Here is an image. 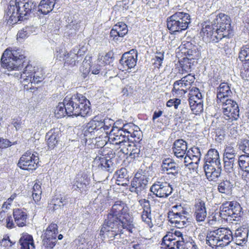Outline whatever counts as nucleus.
I'll return each mask as SVG.
<instances>
[{
	"label": "nucleus",
	"instance_id": "0eeeda50",
	"mask_svg": "<svg viewBox=\"0 0 249 249\" xmlns=\"http://www.w3.org/2000/svg\"><path fill=\"white\" fill-rule=\"evenodd\" d=\"M149 180V176L145 171L138 172L131 181L129 191L138 195L141 194L142 191L146 189Z\"/></svg>",
	"mask_w": 249,
	"mask_h": 249
},
{
	"label": "nucleus",
	"instance_id": "7ed1b4c3",
	"mask_svg": "<svg viewBox=\"0 0 249 249\" xmlns=\"http://www.w3.org/2000/svg\"><path fill=\"white\" fill-rule=\"evenodd\" d=\"M213 18L211 24L203 25L201 33L207 41L219 43L217 47L225 51L228 48V42L226 39L232 36L231 29V19L229 16L223 13L217 15H212Z\"/></svg>",
	"mask_w": 249,
	"mask_h": 249
},
{
	"label": "nucleus",
	"instance_id": "4be33fe9",
	"mask_svg": "<svg viewBox=\"0 0 249 249\" xmlns=\"http://www.w3.org/2000/svg\"><path fill=\"white\" fill-rule=\"evenodd\" d=\"M194 215L197 222H203L207 216L205 203L201 200L196 202L194 205Z\"/></svg>",
	"mask_w": 249,
	"mask_h": 249
},
{
	"label": "nucleus",
	"instance_id": "c9c22d12",
	"mask_svg": "<svg viewBox=\"0 0 249 249\" xmlns=\"http://www.w3.org/2000/svg\"><path fill=\"white\" fill-rule=\"evenodd\" d=\"M233 186L230 180L227 179L223 180L218 183L217 190L220 193L228 195L231 194Z\"/></svg>",
	"mask_w": 249,
	"mask_h": 249
},
{
	"label": "nucleus",
	"instance_id": "20e7f679",
	"mask_svg": "<svg viewBox=\"0 0 249 249\" xmlns=\"http://www.w3.org/2000/svg\"><path fill=\"white\" fill-rule=\"evenodd\" d=\"M190 23V15L183 12H176L166 19L167 27L170 34L174 35L187 29Z\"/></svg>",
	"mask_w": 249,
	"mask_h": 249
},
{
	"label": "nucleus",
	"instance_id": "69168bd1",
	"mask_svg": "<svg viewBox=\"0 0 249 249\" xmlns=\"http://www.w3.org/2000/svg\"><path fill=\"white\" fill-rule=\"evenodd\" d=\"M133 87L132 85H127L122 89V93L123 95L127 96L129 94H131L133 92Z\"/></svg>",
	"mask_w": 249,
	"mask_h": 249
},
{
	"label": "nucleus",
	"instance_id": "5701e85b",
	"mask_svg": "<svg viewBox=\"0 0 249 249\" xmlns=\"http://www.w3.org/2000/svg\"><path fill=\"white\" fill-rule=\"evenodd\" d=\"M66 101V107H67V113L68 116H78V113H80L79 106L77 103V98L75 94L72 95L71 97L66 96L65 97Z\"/></svg>",
	"mask_w": 249,
	"mask_h": 249
},
{
	"label": "nucleus",
	"instance_id": "2f4dec72",
	"mask_svg": "<svg viewBox=\"0 0 249 249\" xmlns=\"http://www.w3.org/2000/svg\"><path fill=\"white\" fill-rule=\"evenodd\" d=\"M20 249H34L35 248L33 236L27 233H23L19 240Z\"/></svg>",
	"mask_w": 249,
	"mask_h": 249
},
{
	"label": "nucleus",
	"instance_id": "6e6552de",
	"mask_svg": "<svg viewBox=\"0 0 249 249\" xmlns=\"http://www.w3.org/2000/svg\"><path fill=\"white\" fill-rule=\"evenodd\" d=\"M224 114L227 120H237L239 117V108L238 104L233 100L227 99L224 102L220 103Z\"/></svg>",
	"mask_w": 249,
	"mask_h": 249
},
{
	"label": "nucleus",
	"instance_id": "58836bf2",
	"mask_svg": "<svg viewBox=\"0 0 249 249\" xmlns=\"http://www.w3.org/2000/svg\"><path fill=\"white\" fill-rule=\"evenodd\" d=\"M54 114L55 117L57 118H61L66 115L68 116L65 98L64 99L63 102L59 103L58 105L56 107L54 110Z\"/></svg>",
	"mask_w": 249,
	"mask_h": 249
},
{
	"label": "nucleus",
	"instance_id": "c756f323",
	"mask_svg": "<svg viewBox=\"0 0 249 249\" xmlns=\"http://www.w3.org/2000/svg\"><path fill=\"white\" fill-rule=\"evenodd\" d=\"M221 234H220V241L219 242L218 246L221 247L227 246L233 240V236L232 231L226 228H221Z\"/></svg>",
	"mask_w": 249,
	"mask_h": 249
},
{
	"label": "nucleus",
	"instance_id": "1a4fd4ad",
	"mask_svg": "<svg viewBox=\"0 0 249 249\" xmlns=\"http://www.w3.org/2000/svg\"><path fill=\"white\" fill-rule=\"evenodd\" d=\"M150 191L158 197H167L172 193L173 188L167 182L157 181L151 187Z\"/></svg>",
	"mask_w": 249,
	"mask_h": 249
},
{
	"label": "nucleus",
	"instance_id": "de8ad7c7",
	"mask_svg": "<svg viewBox=\"0 0 249 249\" xmlns=\"http://www.w3.org/2000/svg\"><path fill=\"white\" fill-rule=\"evenodd\" d=\"M129 135V142H139L141 140L142 132L139 127L138 129L135 128L133 130Z\"/></svg>",
	"mask_w": 249,
	"mask_h": 249
},
{
	"label": "nucleus",
	"instance_id": "6e6d98bb",
	"mask_svg": "<svg viewBox=\"0 0 249 249\" xmlns=\"http://www.w3.org/2000/svg\"><path fill=\"white\" fill-rule=\"evenodd\" d=\"M86 186V181H85V180L84 178H80L76 181L75 183L73 186V188H74L75 190L77 188L81 190Z\"/></svg>",
	"mask_w": 249,
	"mask_h": 249
},
{
	"label": "nucleus",
	"instance_id": "bf43d9fd",
	"mask_svg": "<svg viewBox=\"0 0 249 249\" xmlns=\"http://www.w3.org/2000/svg\"><path fill=\"white\" fill-rule=\"evenodd\" d=\"M187 156L188 157V159L191 160V161L188 163L189 165H191L193 164H195L196 165H198L200 160V157H196V156L191 155L189 151L187 152Z\"/></svg>",
	"mask_w": 249,
	"mask_h": 249
},
{
	"label": "nucleus",
	"instance_id": "13d9d810",
	"mask_svg": "<svg viewBox=\"0 0 249 249\" xmlns=\"http://www.w3.org/2000/svg\"><path fill=\"white\" fill-rule=\"evenodd\" d=\"M101 63L97 64L91 68L90 71L92 74H98L100 72L101 73V74H103V71H102V70L103 69V66H101Z\"/></svg>",
	"mask_w": 249,
	"mask_h": 249
},
{
	"label": "nucleus",
	"instance_id": "b1692460",
	"mask_svg": "<svg viewBox=\"0 0 249 249\" xmlns=\"http://www.w3.org/2000/svg\"><path fill=\"white\" fill-rule=\"evenodd\" d=\"M232 94L231 88L228 83H221L217 89V102L220 103L224 102L228 97Z\"/></svg>",
	"mask_w": 249,
	"mask_h": 249
},
{
	"label": "nucleus",
	"instance_id": "680f3d73",
	"mask_svg": "<svg viewBox=\"0 0 249 249\" xmlns=\"http://www.w3.org/2000/svg\"><path fill=\"white\" fill-rule=\"evenodd\" d=\"M176 240H178V239L172 232L171 233H169L163 237L162 239V243H167V241L171 242Z\"/></svg>",
	"mask_w": 249,
	"mask_h": 249
},
{
	"label": "nucleus",
	"instance_id": "338daca9",
	"mask_svg": "<svg viewBox=\"0 0 249 249\" xmlns=\"http://www.w3.org/2000/svg\"><path fill=\"white\" fill-rule=\"evenodd\" d=\"M0 245L1 246H3L4 247H6L8 246H11L12 243L9 239L8 236H6L4 237L3 239L0 241Z\"/></svg>",
	"mask_w": 249,
	"mask_h": 249
},
{
	"label": "nucleus",
	"instance_id": "aec40b11",
	"mask_svg": "<svg viewBox=\"0 0 249 249\" xmlns=\"http://www.w3.org/2000/svg\"><path fill=\"white\" fill-rule=\"evenodd\" d=\"M204 170L207 179L209 180H214L221 175L222 165H211L207 163L204 166Z\"/></svg>",
	"mask_w": 249,
	"mask_h": 249
},
{
	"label": "nucleus",
	"instance_id": "c85d7f7f",
	"mask_svg": "<svg viewBox=\"0 0 249 249\" xmlns=\"http://www.w3.org/2000/svg\"><path fill=\"white\" fill-rule=\"evenodd\" d=\"M205 164L208 163L211 165H219L221 164L219 153L215 149H210L208 151L205 158Z\"/></svg>",
	"mask_w": 249,
	"mask_h": 249
},
{
	"label": "nucleus",
	"instance_id": "473e14b6",
	"mask_svg": "<svg viewBox=\"0 0 249 249\" xmlns=\"http://www.w3.org/2000/svg\"><path fill=\"white\" fill-rule=\"evenodd\" d=\"M59 131L58 129H51L46 135V139L49 148L53 149L58 142Z\"/></svg>",
	"mask_w": 249,
	"mask_h": 249
},
{
	"label": "nucleus",
	"instance_id": "a19ab883",
	"mask_svg": "<svg viewBox=\"0 0 249 249\" xmlns=\"http://www.w3.org/2000/svg\"><path fill=\"white\" fill-rule=\"evenodd\" d=\"M237 154V151L235 148L232 145L229 144L226 145L224 153L223 154V159L226 160L234 159L236 160L235 157Z\"/></svg>",
	"mask_w": 249,
	"mask_h": 249
},
{
	"label": "nucleus",
	"instance_id": "a878e982",
	"mask_svg": "<svg viewBox=\"0 0 249 249\" xmlns=\"http://www.w3.org/2000/svg\"><path fill=\"white\" fill-rule=\"evenodd\" d=\"M168 217L170 222L172 224H174L175 226L178 228H183L186 224L187 218L186 216L180 215L173 211H169Z\"/></svg>",
	"mask_w": 249,
	"mask_h": 249
},
{
	"label": "nucleus",
	"instance_id": "412c9836",
	"mask_svg": "<svg viewBox=\"0 0 249 249\" xmlns=\"http://www.w3.org/2000/svg\"><path fill=\"white\" fill-rule=\"evenodd\" d=\"M187 148V142L183 139L176 140L172 147L174 154L178 158H184Z\"/></svg>",
	"mask_w": 249,
	"mask_h": 249
},
{
	"label": "nucleus",
	"instance_id": "864d4df0",
	"mask_svg": "<svg viewBox=\"0 0 249 249\" xmlns=\"http://www.w3.org/2000/svg\"><path fill=\"white\" fill-rule=\"evenodd\" d=\"M239 149L245 153L244 155L249 156V140L242 141L239 144Z\"/></svg>",
	"mask_w": 249,
	"mask_h": 249
},
{
	"label": "nucleus",
	"instance_id": "4468645a",
	"mask_svg": "<svg viewBox=\"0 0 249 249\" xmlns=\"http://www.w3.org/2000/svg\"><path fill=\"white\" fill-rule=\"evenodd\" d=\"M93 165L101 170L112 173L114 169L113 163L110 159H107L104 155L97 156L92 162Z\"/></svg>",
	"mask_w": 249,
	"mask_h": 249
},
{
	"label": "nucleus",
	"instance_id": "79ce46f5",
	"mask_svg": "<svg viewBox=\"0 0 249 249\" xmlns=\"http://www.w3.org/2000/svg\"><path fill=\"white\" fill-rule=\"evenodd\" d=\"M116 174L117 176V181L119 182L118 184H120V182L125 181V182H122V185L124 186L127 183L126 181H128L127 178H128V175L127 171L125 168H122L119 170L116 171Z\"/></svg>",
	"mask_w": 249,
	"mask_h": 249
},
{
	"label": "nucleus",
	"instance_id": "72a5a7b5",
	"mask_svg": "<svg viewBox=\"0 0 249 249\" xmlns=\"http://www.w3.org/2000/svg\"><path fill=\"white\" fill-rule=\"evenodd\" d=\"M127 154H129L132 158L135 159L139 157H142L143 155L142 147L139 142L137 144H128Z\"/></svg>",
	"mask_w": 249,
	"mask_h": 249
},
{
	"label": "nucleus",
	"instance_id": "f704fd0d",
	"mask_svg": "<svg viewBox=\"0 0 249 249\" xmlns=\"http://www.w3.org/2000/svg\"><path fill=\"white\" fill-rule=\"evenodd\" d=\"M78 53L79 51H77V49L74 48L69 53L65 54L64 57L65 64L70 65L71 67L75 66L78 58Z\"/></svg>",
	"mask_w": 249,
	"mask_h": 249
},
{
	"label": "nucleus",
	"instance_id": "393cba45",
	"mask_svg": "<svg viewBox=\"0 0 249 249\" xmlns=\"http://www.w3.org/2000/svg\"><path fill=\"white\" fill-rule=\"evenodd\" d=\"M13 216L14 222L19 227H22L26 225L28 215L26 211L22 209L13 210Z\"/></svg>",
	"mask_w": 249,
	"mask_h": 249
},
{
	"label": "nucleus",
	"instance_id": "4c0bfd02",
	"mask_svg": "<svg viewBox=\"0 0 249 249\" xmlns=\"http://www.w3.org/2000/svg\"><path fill=\"white\" fill-rule=\"evenodd\" d=\"M238 163L241 170L249 174V156L247 155L239 156Z\"/></svg>",
	"mask_w": 249,
	"mask_h": 249
},
{
	"label": "nucleus",
	"instance_id": "7c9ffc66",
	"mask_svg": "<svg viewBox=\"0 0 249 249\" xmlns=\"http://www.w3.org/2000/svg\"><path fill=\"white\" fill-rule=\"evenodd\" d=\"M248 234L249 230L248 229L239 228L235 231L233 240H235L238 245L242 246L247 242Z\"/></svg>",
	"mask_w": 249,
	"mask_h": 249
},
{
	"label": "nucleus",
	"instance_id": "5fc2aeb1",
	"mask_svg": "<svg viewBox=\"0 0 249 249\" xmlns=\"http://www.w3.org/2000/svg\"><path fill=\"white\" fill-rule=\"evenodd\" d=\"M56 241L57 239L43 238L42 244L46 249H52L55 245Z\"/></svg>",
	"mask_w": 249,
	"mask_h": 249
},
{
	"label": "nucleus",
	"instance_id": "603ef678",
	"mask_svg": "<svg viewBox=\"0 0 249 249\" xmlns=\"http://www.w3.org/2000/svg\"><path fill=\"white\" fill-rule=\"evenodd\" d=\"M180 84H181L180 80L176 81L174 84V87L172 91L173 94L176 95V96H181L186 93V91H184L183 89L180 87L178 89H176V85L179 86Z\"/></svg>",
	"mask_w": 249,
	"mask_h": 249
},
{
	"label": "nucleus",
	"instance_id": "bb28decb",
	"mask_svg": "<svg viewBox=\"0 0 249 249\" xmlns=\"http://www.w3.org/2000/svg\"><path fill=\"white\" fill-rule=\"evenodd\" d=\"M221 231V228H219L209 232L206 237V244L213 248L215 246L219 247L218 244L220 241Z\"/></svg>",
	"mask_w": 249,
	"mask_h": 249
},
{
	"label": "nucleus",
	"instance_id": "39448f33",
	"mask_svg": "<svg viewBox=\"0 0 249 249\" xmlns=\"http://www.w3.org/2000/svg\"><path fill=\"white\" fill-rule=\"evenodd\" d=\"M242 208L236 201H227L220 208L219 215L223 219L238 221L242 214Z\"/></svg>",
	"mask_w": 249,
	"mask_h": 249
},
{
	"label": "nucleus",
	"instance_id": "e2e57ef3",
	"mask_svg": "<svg viewBox=\"0 0 249 249\" xmlns=\"http://www.w3.org/2000/svg\"><path fill=\"white\" fill-rule=\"evenodd\" d=\"M25 30L26 34H28V36L32 34H36L37 31L38 30L36 27H35L33 26H26L25 27ZM24 32H25V31Z\"/></svg>",
	"mask_w": 249,
	"mask_h": 249
},
{
	"label": "nucleus",
	"instance_id": "f3484780",
	"mask_svg": "<svg viewBox=\"0 0 249 249\" xmlns=\"http://www.w3.org/2000/svg\"><path fill=\"white\" fill-rule=\"evenodd\" d=\"M60 0H41L37 6V11L43 15L51 12L53 8L58 9L60 7Z\"/></svg>",
	"mask_w": 249,
	"mask_h": 249
},
{
	"label": "nucleus",
	"instance_id": "49530a36",
	"mask_svg": "<svg viewBox=\"0 0 249 249\" xmlns=\"http://www.w3.org/2000/svg\"><path fill=\"white\" fill-rule=\"evenodd\" d=\"M113 27L118 33H119V36L121 37H124L127 34V26L124 22H119L115 25Z\"/></svg>",
	"mask_w": 249,
	"mask_h": 249
},
{
	"label": "nucleus",
	"instance_id": "4d7b16f0",
	"mask_svg": "<svg viewBox=\"0 0 249 249\" xmlns=\"http://www.w3.org/2000/svg\"><path fill=\"white\" fill-rule=\"evenodd\" d=\"M76 244L79 247L80 249H84L87 242L84 235L79 236L75 241Z\"/></svg>",
	"mask_w": 249,
	"mask_h": 249
},
{
	"label": "nucleus",
	"instance_id": "a211bd4d",
	"mask_svg": "<svg viewBox=\"0 0 249 249\" xmlns=\"http://www.w3.org/2000/svg\"><path fill=\"white\" fill-rule=\"evenodd\" d=\"M142 206L143 211L141 214L142 221L145 222L149 227L153 226L151 218V209L149 201L145 199H142L139 201Z\"/></svg>",
	"mask_w": 249,
	"mask_h": 249
},
{
	"label": "nucleus",
	"instance_id": "ea45409f",
	"mask_svg": "<svg viewBox=\"0 0 249 249\" xmlns=\"http://www.w3.org/2000/svg\"><path fill=\"white\" fill-rule=\"evenodd\" d=\"M186 242L182 240H176L173 241H167V243L163 244L166 246V249H185L186 248Z\"/></svg>",
	"mask_w": 249,
	"mask_h": 249
},
{
	"label": "nucleus",
	"instance_id": "a18cd8bd",
	"mask_svg": "<svg viewBox=\"0 0 249 249\" xmlns=\"http://www.w3.org/2000/svg\"><path fill=\"white\" fill-rule=\"evenodd\" d=\"M189 105L193 113L197 115L201 113L203 110V105L202 102L194 101L190 102Z\"/></svg>",
	"mask_w": 249,
	"mask_h": 249
},
{
	"label": "nucleus",
	"instance_id": "ddd939ff",
	"mask_svg": "<svg viewBox=\"0 0 249 249\" xmlns=\"http://www.w3.org/2000/svg\"><path fill=\"white\" fill-rule=\"evenodd\" d=\"M99 116H95L89 122L84 128V135L87 138L93 139L96 138L97 134L95 133L100 130L99 125Z\"/></svg>",
	"mask_w": 249,
	"mask_h": 249
},
{
	"label": "nucleus",
	"instance_id": "c03bdc74",
	"mask_svg": "<svg viewBox=\"0 0 249 249\" xmlns=\"http://www.w3.org/2000/svg\"><path fill=\"white\" fill-rule=\"evenodd\" d=\"M123 131L119 129L118 127L113 126L109 132V139L111 142H118L119 138L122 135Z\"/></svg>",
	"mask_w": 249,
	"mask_h": 249
},
{
	"label": "nucleus",
	"instance_id": "6ab92c4d",
	"mask_svg": "<svg viewBox=\"0 0 249 249\" xmlns=\"http://www.w3.org/2000/svg\"><path fill=\"white\" fill-rule=\"evenodd\" d=\"M19 7L17 3V0L15 1L10 2V5L8 7L6 12L7 16L9 17L8 22L10 24H15L19 20L20 11Z\"/></svg>",
	"mask_w": 249,
	"mask_h": 249
},
{
	"label": "nucleus",
	"instance_id": "0e129e2a",
	"mask_svg": "<svg viewBox=\"0 0 249 249\" xmlns=\"http://www.w3.org/2000/svg\"><path fill=\"white\" fill-rule=\"evenodd\" d=\"M172 232L178 240H182V241L187 242L186 235L183 236L182 233L178 231H173Z\"/></svg>",
	"mask_w": 249,
	"mask_h": 249
},
{
	"label": "nucleus",
	"instance_id": "f8f14e48",
	"mask_svg": "<svg viewBox=\"0 0 249 249\" xmlns=\"http://www.w3.org/2000/svg\"><path fill=\"white\" fill-rule=\"evenodd\" d=\"M161 170L166 172L171 178H177L180 172V168L172 159H166L161 164Z\"/></svg>",
	"mask_w": 249,
	"mask_h": 249
},
{
	"label": "nucleus",
	"instance_id": "37998d69",
	"mask_svg": "<svg viewBox=\"0 0 249 249\" xmlns=\"http://www.w3.org/2000/svg\"><path fill=\"white\" fill-rule=\"evenodd\" d=\"M99 125L100 127V130L103 129L108 133V129L111 127L112 124H114V121L113 120L109 118L102 119L101 116H99Z\"/></svg>",
	"mask_w": 249,
	"mask_h": 249
},
{
	"label": "nucleus",
	"instance_id": "2eb2a0df",
	"mask_svg": "<svg viewBox=\"0 0 249 249\" xmlns=\"http://www.w3.org/2000/svg\"><path fill=\"white\" fill-rule=\"evenodd\" d=\"M200 56L199 52L196 48L189 49L187 52L186 57L184 59V64H181V68L185 71L191 69L192 65L196 62V60L198 59Z\"/></svg>",
	"mask_w": 249,
	"mask_h": 249
},
{
	"label": "nucleus",
	"instance_id": "e433bc0d",
	"mask_svg": "<svg viewBox=\"0 0 249 249\" xmlns=\"http://www.w3.org/2000/svg\"><path fill=\"white\" fill-rule=\"evenodd\" d=\"M57 227V225L56 224L52 223L50 224L42 236L43 238L56 239V236L58 233Z\"/></svg>",
	"mask_w": 249,
	"mask_h": 249
},
{
	"label": "nucleus",
	"instance_id": "9d476101",
	"mask_svg": "<svg viewBox=\"0 0 249 249\" xmlns=\"http://www.w3.org/2000/svg\"><path fill=\"white\" fill-rule=\"evenodd\" d=\"M17 3L19 7V20L26 19V16L36 11L37 5L36 3L30 0H17Z\"/></svg>",
	"mask_w": 249,
	"mask_h": 249
},
{
	"label": "nucleus",
	"instance_id": "052dcab7",
	"mask_svg": "<svg viewBox=\"0 0 249 249\" xmlns=\"http://www.w3.org/2000/svg\"><path fill=\"white\" fill-rule=\"evenodd\" d=\"M13 217L11 215H7L6 218V227L8 229H12L15 227V222L13 220Z\"/></svg>",
	"mask_w": 249,
	"mask_h": 249
},
{
	"label": "nucleus",
	"instance_id": "9b49d317",
	"mask_svg": "<svg viewBox=\"0 0 249 249\" xmlns=\"http://www.w3.org/2000/svg\"><path fill=\"white\" fill-rule=\"evenodd\" d=\"M138 53L136 50L132 49L124 53L120 60V63L124 69L134 68L137 63Z\"/></svg>",
	"mask_w": 249,
	"mask_h": 249
},
{
	"label": "nucleus",
	"instance_id": "dca6fc26",
	"mask_svg": "<svg viewBox=\"0 0 249 249\" xmlns=\"http://www.w3.org/2000/svg\"><path fill=\"white\" fill-rule=\"evenodd\" d=\"M77 98V103L79 106L80 113H78V116L85 117L90 115L91 111L90 107V102L82 94L77 93L75 94Z\"/></svg>",
	"mask_w": 249,
	"mask_h": 249
},
{
	"label": "nucleus",
	"instance_id": "09e8293b",
	"mask_svg": "<svg viewBox=\"0 0 249 249\" xmlns=\"http://www.w3.org/2000/svg\"><path fill=\"white\" fill-rule=\"evenodd\" d=\"M114 54L112 51L108 52L104 56H102L99 63L101 64H104L105 65L110 64L114 60Z\"/></svg>",
	"mask_w": 249,
	"mask_h": 249
},
{
	"label": "nucleus",
	"instance_id": "3c124183",
	"mask_svg": "<svg viewBox=\"0 0 249 249\" xmlns=\"http://www.w3.org/2000/svg\"><path fill=\"white\" fill-rule=\"evenodd\" d=\"M135 128L138 129V126L134 125L133 124H124L122 128H120L119 129H121V130L123 131V133H124L129 136V135Z\"/></svg>",
	"mask_w": 249,
	"mask_h": 249
},
{
	"label": "nucleus",
	"instance_id": "cd10ccee",
	"mask_svg": "<svg viewBox=\"0 0 249 249\" xmlns=\"http://www.w3.org/2000/svg\"><path fill=\"white\" fill-rule=\"evenodd\" d=\"M80 27V22L76 20L68 19V24L65 26V34L69 37L74 36Z\"/></svg>",
	"mask_w": 249,
	"mask_h": 249
},
{
	"label": "nucleus",
	"instance_id": "423d86ee",
	"mask_svg": "<svg viewBox=\"0 0 249 249\" xmlns=\"http://www.w3.org/2000/svg\"><path fill=\"white\" fill-rule=\"evenodd\" d=\"M39 165V157L37 153H33L31 151H27L20 158L18 166L20 169L25 170H34Z\"/></svg>",
	"mask_w": 249,
	"mask_h": 249
},
{
	"label": "nucleus",
	"instance_id": "f03ea898",
	"mask_svg": "<svg viewBox=\"0 0 249 249\" xmlns=\"http://www.w3.org/2000/svg\"><path fill=\"white\" fill-rule=\"evenodd\" d=\"M133 228V218L129 213L126 204L122 201H117L107 214L100 235L104 238L107 237L110 240L119 239L124 229L132 233Z\"/></svg>",
	"mask_w": 249,
	"mask_h": 249
},
{
	"label": "nucleus",
	"instance_id": "f257e3e1",
	"mask_svg": "<svg viewBox=\"0 0 249 249\" xmlns=\"http://www.w3.org/2000/svg\"><path fill=\"white\" fill-rule=\"evenodd\" d=\"M25 58L21 49L14 48L10 50L8 48L5 50L1 58V66L9 71H17L8 74L23 79V82L28 83V84H24L25 89L36 90L37 88L33 85L35 86L42 82L44 79L45 73L42 69L36 68L30 64H27L22 72L20 71L25 63Z\"/></svg>",
	"mask_w": 249,
	"mask_h": 249
},
{
	"label": "nucleus",
	"instance_id": "774afa93",
	"mask_svg": "<svg viewBox=\"0 0 249 249\" xmlns=\"http://www.w3.org/2000/svg\"><path fill=\"white\" fill-rule=\"evenodd\" d=\"M241 76L242 78L245 80L249 81V67L244 68L241 72Z\"/></svg>",
	"mask_w": 249,
	"mask_h": 249
},
{
	"label": "nucleus",
	"instance_id": "8fccbe9b",
	"mask_svg": "<svg viewBox=\"0 0 249 249\" xmlns=\"http://www.w3.org/2000/svg\"><path fill=\"white\" fill-rule=\"evenodd\" d=\"M224 160V167L225 171L228 173H232L234 169V166L235 165V160L234 159L231 160H226V159H223Z\"/></svg>",
	"mask_w": 249,
	"mask_h": 249
}]
</instances>
